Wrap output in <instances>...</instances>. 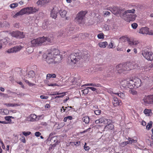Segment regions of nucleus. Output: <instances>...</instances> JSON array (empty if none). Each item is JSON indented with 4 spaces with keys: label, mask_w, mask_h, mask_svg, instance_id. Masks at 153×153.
<instances>
[{
    "label": "nucleus",
    "mask_w": 153,
    "mask_h": 153,
    "mask_svg": "<svg viewBox=\"0 0 153 153\" xmlns=\"http://www.w3.org/2000/svg\"><path fill=\"white\" fill-rule=\"evenodd\" d=\"M108 92L109 93L111 94L112 93L113 94H114L116 95H117L119 97H120L122 99H124L125 98V94L123 93H114L111 91H108Z\"/></svg>",
    "instance_id": "nucleus-24"
},
{
    "label": "nucleus",
    "mask_w": 153,
    "mask_h": 153,
    "mask_svg": "<svg viewBox=\"0 0 153 153\" xmlns=\"http://www.w3.org/2000/svg\"><path fill=\"white\" fill-rule=\"evenodd\" d=\"M40 97L42 99H47L48 98V96H45L44 95H41Z\"/></svg>",
    "instance_id": "nucleus-56"
},
{
    "label": "nucleus",
    "mask_w": 153,
    "mask_h": 153,
    "mask_svg": "<svg viewBox=\"0 0 153 153\" xmlns=\"http://www.w3.org/2000/svg\"><path fill=\"white\" fill-rule=\"evenodd\" d=\"M135 12L134 9H132L131 10H128L125 11L123 13V16L124 17H126V16L130 15V13H134Z\"/></svg>",
    "instance_id": "nucleus-20"
},
{
    "label": "nucleus",
    "mask_w": 153,
    "mask_h": 153,
    "mask_svg": "<svg viewBox=\"0 0 153 153\" xmlns=\"http://www.w3.org/2000/svg\"><path fill=\"white\" fill-rule=\"evenodd\" d=\"M86 13L85 11L79 12L76 15L75 18V22L79 24H82L84 22V18Z\"/></svg>",
    "instance_id": "nucleus-3"
},
{
    "label": "nucleus",
    "mask_w": 153,
    "mask_h": 153,
    "mask_svg": "<svg viewBox=\"0 0 153 153\" xmlns=\"http://www.w3.org/2000/svg\"><path fill=\"white\" fill-rule=\"evenodd\" d=\"M50 0H39L37 2V4L38 5H44L48 3Z\"/></svg>",
    "instance_id": "nucleus-26"
},
{
    "label": "nucleus",
    "mask_w": 153,
    "mask_h": 153,
    "mask_svg": "<svg viewBox=\"0 0 153 153\" xmlns=\"http://www.w3.org/2000/svg\"><path fill=\"white\" fill-rule=\"evenodd\" d=\"M64 33V31L63 30H61L58 33V36H61Z\"/></svg>",
    "instance_id": "nucleus-53"
},
{
    "label": "nucleus",
    "mask_w": 153,
    "mask_h": 153,
    "mask_svg": "<svg viewBox=\"0 0 153 153\" xmlns=\"http://www.w3.org/2000/svg\"><path fill=\"white\" fill-rule=\"evenodd\" d=\"M30 42L31 43V46L32 47H34L39 46L37 38L35 39L31 40Z\"/></svg>",
    "instance_id": "nucleus-19"
},
{
    "label": "nucleus",
    "mask_w": 153,
    "mask_h": 153,
    "mask_svg": "<svg viewBox=\"0 0 153 153\" xmlns=\"http://www.w3.org/2000/svg\"><path fill=\"white\" fill-rule=\"evenodd\" d=\"M86 143H85L84 146V149L86 151H88L90 149V148L88 146H86Z\"/></svg>",
    "instance_id": "nucleus-54"
},
{
    "label": "nucleus",
    "mask_w": 153,
    "mask_h": 153,
    "mask_svg": "<svg viewBox=\"0 0 153 153\" xmlns=\"http://www.w3.org/2000/svg\"><path fill=\"white\" fill-rule=\"evenodd\" d=\"M143 112L146 116H149L152 114V112L151 109H145L144 110Z\"/></svg>",
    "instance_id": "nucleus-29"
},
{
    "label": "nucleus",
    "mask_w": 153,
    "mask_h": 153,
    "mask_svg": "<svg viewBox=\"0 0 153 153\" xmlns=\"http://www.w3.org/2000/svg\"><path fill=\"white\" fill-rule=\"evenodd\" d=\"M48 86H57V85L56 83H54V84H48Z\"/></svg>",
    "instance_id": "nucleus-60"
},
{
    "label": "nucleus",
    "mask_w": 153,
    "mask_h": 153,
    "mask_svg": "<svg viewBox=\"0 0 153 153\" xmlns=\"http://www.w3.org/2000/svg\"><path fill=\"white\" fill-rule=\"evenodd\" d=\"M88 88H89V89H91L92 91H96V89L93 87H88Z\"/></svg>",
    "instance_id": "nucleus-58"
},
{
    "label": "nucleus",
    "mask_w": 153,
    "mask_h": 153,
    "mask_svg": "<svg viewBox=\"0 0 153 153\" xmlns=\"http://www.w3.org/2000/svg\"><path fill=\"white\" fill-rule=\"evenodd\" d=\"M59 12V10L56 7H55L51 10V16L53 18L55 19L57 17V14Z\"/></svg>",
    "instance_id": "nucleus-15"
},
{
    "label": "nucleus",
    "mask_w": 153,
    "mask_h": 153,
    "mask_svg": "<svg viewBox=\"0 0 153 153\" xmlns=\"http://www.w3.org/2000/svg\"><path fill=\"white\" fill-rule=\"evenodd\" d=\"M23 15V13L22 11V10H21L19 12L15 14V15L13 16V18H17L18 16H19L22 15Z\"/></svg>",
    "instance_id": "nucleus-37"
},
{
    "label": "nucleus",
    "mask_w": 153,
    "mask_h": 153,
    "mask_svg": "<svg viewBox=\"0 0 153 153\" xmlns=\"http://www.w3.org/2000/svg\"><path fill=\"white\" fill-rule=\"evenodd\" d=\"M116 68L118 72L121 73L123 71H128V67L127 68L125 64H120L116 67Z\"/></svg>",
    "instance_id": "nucleus-11"
},
{
    "label": "nucleus",
    "mask_w": 153,
    "mask_h": 153,
    "mask_svg": "<svg viewBox=\"0 0 153 153\" xmlns=\"http://www.w3.org/2000/svg\"><path fill=\"white\" fill-rule=\"evenodd\" d=\"M23 48L21 46H16L13 47L14 53H16L20 51Z\"/></svg>",
    "instance_id": "nucleus-31"
},
{
    "label": "nucleus",
    "mask_w": 153,
    "mask_h": 153,
    "mask_svg": "<svg viewBox=\"0 0 153 153\" xmlns=\"http://www.w3.org/2000/svg\"><path fill=\"white\" fill-rule=\"evenodd\" d=\"M131 81H132L133 84L131 85L133 88H137L140 86L141 82L140 79L137 77L131 79Z\"/></svg>",
    "instance_id": "nucleus-9"
},
{
    "label": "nucleus",
    "mask_w": 153,
    "mask_h": 153,
    "mask_svg": "<svg viewBox=\"0 0 153 153\" xmlns=\"http://www.w3.org/2000/svg\"><path fill=\"white\" fill-rule=\"evenodd\" d=\"M46 57V61L48 64L56 63L59 62L62 59L61 55L59 54V50L52 48L48 51Z\"/></svg>",
    "instance_id": "nucleus-1"
},
{
    "label": "nucleus",
    "mask_w": 153,
    "mask_h": 153,
    "mask_svg": "<svg viewBox=\"0 0 153 153\" xmlns=\"http://www.w3.org/2000/svg\"><path fill=\"white\" fill-rule=\"evenodd\" d=\"M28 119H30L29 120L32 122H33L37 120V116L35 114H31L29 116Z\"/></svg>",
    "instance_id": "nucleus-27"
},
{
    "label": "nucleus",
    "mask_w": 153,
    "mask_h": 153,
    "mask_svg": "<svg viewBox=\"0 0 153 153\" xmlns=\"http://www.w3.org/2000/svg\"><path fill=\"white\" fill-rule=\"evenodd\" d=\"M89 88H88V87L82 90V91L83 94H87L89 92Z\"/></svg>",
    "instance_id": "nucleus-45"
},
{
    "label": "nucleus",
    "mask_w": 153,
    "mask_h": 153,
    "mask_svg": "<svg viewBox=\"0 0 153 153\" xmlns=\"http://www.w3.org/2000/svg\"><path fill=\"white\" fill-rule=\"evenodd\" d=\"M128 140H129L130 142V144H132L133 143H136L137 141V137H134L133 138L128 137Z\"/></svg>",
    "instance_id": "nucleus-30"
},
{
    "label": "nucleus",
    "mask_w": 153,
    "mask_h": 153,
    "mask_svg": "<svg viewBox=\"0 0 153 153\" xmlns=\"http://www.w3.org/2000/svg\"><path fill=\"white\" fill-rule=\"evenodd\" d=\"M108 124L106 125L104 128V129L106 131L109 130H112L114 128V126L111 123H108Z\"/></svg>",
    "instance_id": "nucleus-22"
},
{
    "label": "nucleus",
    "mask_w": 153,
    "mask_h": 153,
    "mask_svg": "<svg viewBox=\"0 0 153 153\" xmlns=\"http://www.w3.org/2000/svg\"><path fill=\"white\" fill-rule=\"evenodd\" d=\"M112 120L109 119H107L104 117H102L95 121L96 124L103 123L104 124H108L111 123Z\"/></svg>",
    "instance_id": "nucleus-10"
},
{
    "label": "nucleus",
    "mask_w": 153,
    "mask_h": 153,
    "mask_svg": "<svg viewBox=\"0 0 153 153\" xmlns=\"http://www.w3.org/2000/svg\"><path fill=\"white\" fill-rule=\"evenodd\" d=\"M132 28L134 29H136L137 27V24L136 23H134L131 25Z\"/></svg>",
    "instance_id": "nucleus-51"
},
{
    "label": "nucleus",
    "mask_w": 153,
    "mask_h": 153,
    "mask_svg": "<svg viewBox=\"0 0 153 153\" xmlns=\"http://www.w3.org/2000/svg\"><path fill=\"white\" fill-rule=\"evenodd\" d=\"M56 76L55 74H48L47 75L46 79H49L51 77L55 78Z\"/></svg>",
    "instance_id": "nucleus-38"
},
{
    "label": "nucleus",
    "mask_w": 153,
    "mask_h": 153,
    "mask_svg": "<svg viewBox=\"0 0 153 153\" xmlns=\"http://www.w3.org/2000/svg\"><path fill=\"white\" fill-rule=\"evenodd\" d=\"M6 52L9 53H14L13 48H11L8 49L6 51Z\"/></svg>",
    "instance_id": "nucleus-42"
},
{
    "label": "nucleus",
    "mask_w": 153,
    "mask_h": 153,
    "mask_svg": "<svg viewBox=\"0 0 153 153\" xmlns=\"http://www.w3.org/2000/svg\"><path fill=\"white\" fill-rule=\"evenodd\" d=\"M3 104L6 105L7 107H14L16 106H18L20 105L19 104L15 103H3Z\"/></svg>",
    "instance_id": "nucleus-25"
},
{
    "label": "nucleus",
    "mask_w": 153,
    "mask_h": 153,
    "mask_svg": "<svg viewBox=\"0 0 153 153\" xmlns=\"http://www.w3.org/2000/svg\"><path fill=\"white\" fill-rule=\"evenodd\" d=\"M128 68V71L131 70L132 69H135L138 68L139 67L138 65L137 64L133 63H129L127 65Z\"/></svg>",
    "instance_id": "nucleus-18"
},
{
    "label": "nucleus",
    "mask_w": 153,
    "mask_h": 153,
    "mask_svg": "<svg viewBox=\"0 0 153 153\" xmlns=\"http://www.w3.org/2000/svg\"><path fill=\"white\" fill-rule=\"evenodd\" d=\"M126 145L125 144V142L121 143L120 144V146L122 147L125 146Z\"/></svg>",
    "instance_id": "nucleus-61"
},
{
    "label": "nucleus",
    "mask_w": 153,
    "mask_h": 153,
    "mask_svg": "<svg viewBox=\"0 0 153 153\" xmlns=\"http://www.w3.org/2000/svg\"><path fill=\"white\" fill-rule=\"evenodd\" d=\"M91 86L93 87H100L101 85L99 84L91 83Z\"/></svg>",
    "instance_id": "nucleus-50"
},
{
    "label": "nucleus",
    "mask_w": 153,
    "mask_h": 153,
    "mask_svg": "<svg viewBox=\"0 0 153 153\" xmlns=\"http://www.w3.org/2000/svg\"><path fill=\"white\" fill-rule=\"evenodd\" d=\"M17 95L18 97H20L25 95V94L22 93H17Z\"/></svg>",
    "instance_id": "nucleus-57"
},
{
    "label": "nucleus",
    "mask_w": 153,
    "mask_h": 153,
    "mask_svg": "<svg viewBox=\"0 0 153 153\" xmlns=\"http://www.w3.org/2000/svg\"><path fill=\"white\" fill-rule=\"evenodd\" d=\"M61 94V93H59L58 92H53L52 93L50 94V95H57Z\"/></svg>",
    "instance_id": "nucleus-48"
},
{
    "label": "nucleus",
    "mask_w": 153,
    "mask_h": 153,
    "mask_svg": "<svg viewBox=\"0 0 153 153\" xmlns=\"http://www.w3.org/2000/svg\"><path fill=\"white\" fill-rule=\"evenodd\" d=\"M142 54L148 61H152L153 59V53L151 51L144 50L143 51Z\"/></svg>",
    "instance_id": "nucleus-6"
},
{
    "label": "nucleus",
    "mask_w": 153,
    "mask_h": 153,
    "mask_svg": "<svg viewBox=\"0 0 153 153\" xmlns=\"http://www.w3.org/2000/svg\"><path fill=\"white\" fill-rule=\"evenodd\" d=\"M35 75V73L33 71H29L25 75V77L26 78H33Z\"/></svg>",
    "instance_id": "nucleus-21"
},
{
    "label": "nucleus",
    "mask_w": 153,
    "mask_h": 153,
    "mask_svg": "<svg viewBox=\"0 0 153 153\" xmlns=\"http://www.w3.org/2000/svg\"><path fill=\"white\" fill-rule=\"evenodd\" d=\"M139 33L142 34H147L149 35H153L152 31H149V29L147 27L142 28L139 31Z\"/></svg>",
    "instance_id": "nucleus-13"
},
{
    "label": "nucleus",
    "mask_w": 153,
    "mask_h": 153,
    "mask_svg": "<svg viewBox=\"0 0 153 153\" xmlns=\"http://www.w3.org/2000/svg\"><path fill=\"white\" fill-rule=\"evenodd\" d=\"M112 13H113L115 14L118 13V11L117 9V8L116 7H114L113 9H112L111 10Z\"/></svg>",
    "instance_id": "nucleus-43"
},
{
    "label": "nucleus",
    "mask_w": 153,
    "mask_h": 153,
    "mask_svg": "<svg viewBox=\"0 0 153 153\" xmlns=\"http://www.w3.org/2000/svg\"><path fill=\"white\" fill-rule=\"evenodd\" d=\"M24 14H29L35 13L38 11V9L32 7H27L22 9Z\"/></svg>",
    "instance_id": "nucleus-4"
},
{
    "label": "nucleus",
    "mask_w": 153,
    "mask_h": 153,
    "mask_svg": "<svg viewBox=\"0 0 153 153\" xmlns=\"http://www.w3.org/2000/svg\"><path fill=\"white\" fill-rule=\"evenodd\" d=\"M37 38L39 44V46L42 44L49 43L51 42V39L49 37H47L45 36L39 37Z\"/></svg>",
    "instance_id": "nucleus-7"
},
{
    "label": "nucleus",
    "mask_w": 153,
    "mask_h": 153,
    "mask_svg": "<svg viewBox=\"0 0 153 153\" xmlns=\"http://www.w3.org/2000/svg\"><path fill=\"white\" fill-rule=\"evenodd\" d=\"M41 134V133L39 132H36L35 133V135L36 137H39Z\"/></svg>",
    "instance_id": "nucleus-59"
},
{
    "label": "nucleus",
    "mask_w": 153,
    "mask_h": 153,
    "mask_svg": "<svg viewBox=\"0 0 153 153\" xmlns=\"http://www.w3.org/2000/svg\"><path fill=\"white\" fill-rule=\"evenodd\" d=\"M61 94L62 95L59 96H57L55 97L54 98L56 99L57 98H62L65 95V92L61 93Z\"/></svg>",
    "instance_id": "nucleus-40"
},
{
    "label": "nucleus",
    "mask_w": 153,
    "mask_h": 153,
    "mask_svg": "<svg viewBox=\"0 0 153 153\" xmlns=\"http://www.w3.org/2000/svg\"><path fill=\"white\" fill-rule=\"evenodd\" d=\"M143 103L145 105L153 104V96L152 95L145 96L143 100Z\"/></svg>",
    "instance_id": "nucleus-8"
},
{
    "label": "nucleus",
    "mask_w": 153,
    "mask_h": 153,
    "mask_svg": "<svg viewBox=\"0 0 153 153\" xmlns=\"http://www.w3.org/2000/svg\"><path fill=\"white\" fill-rule=\"evenodd\" d=\"M14 27H16V28H18L19 27V24L18 23H15L14 25Z\"/></svg>",
    "instance_id": "nucleus-64"
},
{
    "label": "nucleus",
    "mask_w": 153,
    "mask_h": 153,
    "mask_svg": "<svg viewBox=\"0 0 153 153\" xmlns=\"http://www.w3.org/2000/svg\"><path fill=\"white\" fill-rule=\"evenodd\" d=\"M59 13L62 17H64L65 16L67 12L65 10L62 9L59 11Z\"/></svg>",
    "instance_id": "nucleus-36"
},
{
    "label": "nucleus",
    "mask_w": 153,
    "mask_h": 153,
    "mask_svg": "<svg viewBox=\"0 0 153 153\" xmlns=\"http://www.w3.org/2000/svg\"><path fill=\"white\" fill-rule=\"evenodd\" d=\"M17 83L19 84V85H21L22 87L23 88H24V85H23L22 82H17Z\"/></svg>",
    "instance_id": "nucleus-63"
},
{
    "label": "nucleus",
    "mask_w": 153,
    "mask_h": 153,
    "mask_svg": "<svg viewBox=\"0 0 153 153\" xmlns=\"http://www.w3.org/2000/svg\"><path fill=\"white\" fill-rule=\"evenodd\" d=\"M114 46V42L111 41L110 43L108 45V47L109 48H113Z\"/></svg>",
    "instance_id": "nucleus-49"
},
{
    "label": "nucleus",
    "mask_w": 153,
    "mask_h": 153,
    "mask_svg": "<svg viewBox=\"0 0 153 153\" xmlns=\"http://www.w3.org/2000/svg\"><path fill=\"white\" fill-rule=\"evenodd\" d=\"M23 135H24L25 136L29 135L31 134V132L30 131H27V132L24 131L22 132Z\"/></svg>",
    "instance_id": "nucleus-52"
},
{
    "label": "nucleus",
    "mask_w": 153,
    "mask_h": 153,
    "mask_svg": "<svg viewBox=\"0 0 153 153\" xmlns=\"http://www.w3.org/2000/svg\"><path fill=\"white\" fill-rule=\"evenodd\" d=\"M10 33L12 36L17 38L22 39L24 38L25 37V35L23 32L19 31H13Z\"/></svg>",
    "instance_id": "nucleus-12"
},
{
    "label": "nucleus",
    "mask_w": 153,
    "mask_h": 153,
    "mask_svg": "<svg viewBox=\"0 0 153 153\" xmlns=\"http://www.w3.org/2000/svg\"><path fill=\"white\" fill-rule=\"evenodd\" d=\"M114 70L112 66L109 67L106 71L105 76L107 77L112 76L113 75Z\"/></svg>",
    "instance_id": "nucleus-16"
},
{
    "label": "nucleus",
    "mask_w": 153,
    "mask_h": 153,
    "mask_svg": "<svg viewBox=\"0 0 153 153\" xmlns=\"http://www.w3.org/2000/svg\"><path fill=\"white\" fill-rule=\"evenodd\" d=\"M112 102L114 106L115 107H116L120 105V103L121 102V101L119 100L116 97H114L113 98Z\"/></svg>",
    "instance_id": "nucleus-17"
},
{
    "label": "nucleus",
    "mask_w": 153,
    "mask_h": 153,
    "mask_svg": "<svg viewBox=\"0 0 153 153\" xmlns=\"http://www.w3.org/2000/svg\"><path fill=\"white\" fill-rule=\"evenodd\" d=\"M9 39L8 37H6L1 40H0V43L1 44H3L4 45H6L9 41Z\"/></svg>",
    "instance_id": "nucleus-32"
},
{
    "label": "nucleus",
    "mask_w": 153,
    "mask_h": 153,
    "mask_svg": "<svg viewBox=\"0 0 153 153\" xmlns=\"http://www.w3.org/2000/svg\"><path fill=\"white\" fill-rule=\"evenodd\" d=\"M5 119L6 120L8 121L9 122H11V120L10 119L9 116H7L5 117Z\"/></svg>",
    "instance_id": "nucleus-55"
},
{
    "label": "nucleus",
    "mask_w": 153,
    "mask_h": 153,
    "mask_svg": "<svg viewBox=\"0 0 153 153\" xmlns=\"http://www.w3.org/2000/svg\"><path fill=\"white\" fill-rule=\"evenodd\" d=\"M95 114L96 115H99L101 113V110L97 109L94 111Z\"/></svg>",
    "instance_id": "nucleus-46"
},
{
    "label": "nucleus",
    "mask_w": 153,
    "mask_h": 153,
    "mask_svg": "<svg viewBox=\"0 0 153 153\" xmlns=\"http://www.w3.org/2000/svg\"><path fill=\"white\" fill-rule=\"evenodd\" d=\"M18 5V4L17 3H15L10 4V7L11 8H14L17 7Z\"/></svg>",
    "instance_id": "nucleus-41"
},
{
    "label": "nucleus",
    "mask_w": 153,
    "mask_h": 153,
    "mask_svg": "<svg viewBox=\"0 0 153 153\" xmlns=\"http://www.w3.org/2000/svg\"><path fill=\"white\" fill-rule=\"evenodd\" d=\"M108 45V43L106 42H100L98 45L100 48H105Z\"/></svg>",
    "instance_id": "nucleus-33"
},
{
    "label": "nucleus",
    "mask_w": 153,
    "mask_h": 153,
    "mask_svg": "<svg viewBox=\"0 0 153 153\" xmlns=\"http://www.w3.org/2000/svg\"><path fill=\"white\" fill-rule=\"evenodd\" d=\"M49 25V22L47 20H45L43 23L42 28L43 29H45L48 28Z\"/></svg>",
    "instance_id": "nucleus-34"
},
{
    "label": "nucleus",
    "mask_w": 153,
    "mask_h": 153,
    "mask_svg": "<svg viewBox=\"0 0 153 153\" xmlns=\"http://www.w3.org/2000/svg\"><path fill=\"white\" fill-rule=\"evenodd\" d=\"M74 144L75 145L77 146H79L80 143V141H76L74 143Z\"/></svg>",
    "instance_id": "nucleus-62"
},
{
    "label": "nucleus",
    "mask_w": 153,
    "mask_h": 153,
    "mask_svg": "<svg viewBox=\"0 0 153 153\" xmlns=\"http://www.w3.org/2000/svg\"><path fill=\"white\" fill-rule=\"evenodd\" d=\"M87 52L85 51V52L84 54V56H82V58H85L88 56L87 55ZM81 54L80 53H76L71 54L68 57V63L73 64H76L77 62L79 61L80 58L82 57L81 56Z\"/></svg>",
    "instance_id": "nucleus-2"
},
{
    "label": "nucleus",
    "mask_w": 153,
    "mask_h": 153,
    "mask_svg": "<svg viewBox=\"0 0 153 153\" xmlns=\"http://www.w3.org/2000/svg\"><path fill=\"white\" fill-rule=\"evenodd\" d=\"M136 16H137L136 15L130 14V15L126 16V17H124L123 16V18L127 22H130L131 21H134Z\"/></svg>",
    "instance_id": "nucleus-14"
},
{
    "label": "nucleus",
    "mask_w": 153,
    "mask_h": 153,
    "mask_svg": "<svg viewBox=\"0 0 153 153\" xmlns=\"http://www.w3.org/2000/svg\"><path fill=\"white\" fill-rule=\"evenodd\" d=\"M9 111L6 109H0V114L2 115H6L8 114Z\"/></svg>",
    "instance_id": "nucleus-28"
},
{
    "label": "nucleus",
    "mask_w": 153,
    "mask_h": 153,
    "mask_svg": "<svg viewBox=\"0 0 153 153\" xmlns=\"http://www.w3.org/2000/svg\"><path fill=\"white\" fill-rule=\"evenodd\" d=\"M133 82L131 81V79H127L121 82V85L124 88H128L130 89L133 88V86L131 85Z\"/></svg>",
    "instance_id": "nucleus-5"
},
{
    "label": "nucleus",
    "mask_w": 153,
    "mask_h": 153,
    "mask_svg": "<svg viewBox=\"0 0 153 153\" xmlns=\"http://www.w3.org/2000/svg\"><path fill=\"white\" fill-rule=\"evenodd\" d=\"M139 43V42L137 40H129L128 41L129 45L132 47L135 46Z\"/></svg>",
    "instance_id": "nucleus-23"
},
{
    "label": "nucleus",
    "mask_w": 153,
    "mask_h": 153,
    "mask_svg": "<svg viewBox=\"0 0 153 153\" xmlns=\"http://www.w3.org/2000/svg\"><path fill=\"white\" fill-rule=\"evenodd\" d=\"M89 118L87 116L84 117L82 118V120L86 124H88L89 123Z\"/></svg>",
    "instance_id": "nucleus-35"
},
{
    "label": "nucleus",
    "mask_w": 153,
    "mask_h": 153,
    "mask_svg": "<svg viewBox=\"0 0 153 153\" xmlns=\"http://www.w3.org/2000/svg\"><path fill=\"white\" fill-rule=\"evenodd\" d=\"M152 121L149 122L147 124L146 126V128L148 130H149L152 127Z\"/></svg>",
    "instance_id": "nucleus-39"
},
{
    "label": "nucleus",
    "mask_w": 153,
    "mask_h": 153,
    "mask_svg": "<svg viewBox=\"0 0 153 153\" xmlns=\"http://www.w3.org/2000/svg\"><path fill=\"white\" fill-rule=\"evenodd\" d=\"M20 135L21 136L22 138L20 139L21 141L23 143H26V140L25 137L23 136H22V134H20Z\"/></svg>",
    "instance_id": "nucleus-47"
},
{
    "label": "nucleus",
    "mask_w": 153,
    "mask_h": 153,
    "mask_svg": "<svg viewBox=\"0 0 153 153\" xmlns=\"http://www.w3.org/2000/svg\"><path fill=\"white\" fill-rule=\"evenodd\" d=\"M104 34L102 33H100L97 35V37L99 39H103L104 38Z\"/></svg>",
    "instance_id": "nucleus-44"
}]
</instances>
